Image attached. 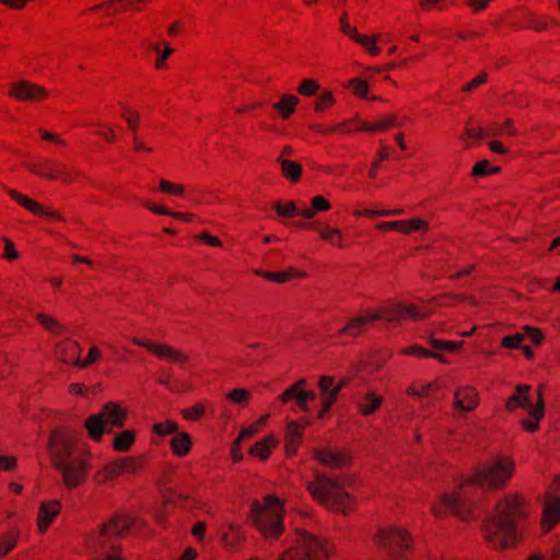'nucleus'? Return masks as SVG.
<instances>
[{
  "label": "nucleus",
  "mask_w": 560,
  "mask_h": 560,
  "mask_svg": "<svg viewBox=\"0 0 560 560\" xmlns=\"http://www.w3.org/2000/svg\"><path fill=\"white\" fill-rule=\"evenodd\" d=\"M429 343L433 349L439 351L444 350L448 352H456L462 348L464 341L442 340L430 337Z\"/></svg>",
  "instance_id": "nucleus-45"
},
{
  "label": "nucleus",
  "mask_w": 560,
  "mask_h": 560,
  "mask_svg": "<svg viewBox=\"0 0 560 560\" xmlns=\"http://www.w3.org/2000/svg\"><path fill=\"white\" fill-rule=\"evenodd\" d=\"M558 523H560V498H555L545 504L541 527L546 532H550Z\"/></svg>",
  "instance_id": "nucleus-26"
},
{
  "label": "nucleus",
  "mask_w": 560,
  "mask_h": 560,
  "mask_svg": "<svg viewBox=\"0 0 560 560\" xmlns=\"http://www.w3.org/2000/svg\"><path fill=\"white\" fill-rule=\"evenodd\" d=\"M545 386L539 385L536 388V402H532L529 408V417L534 419H542L545 417V399H544Z\"/></svg>",
  "instance_id": "nucleus-42"
},
{
  "label": "nucleus",
  "mask_w": 560,
  "mask_h": 560,
  "mask_svg": "<svg viewBox=\"0 0 560 560\" xmlns=\"http://www.w3.org/2000/svg\"><path fill=\"white\" fill-rule=\"evenodd\" d=\"M162 503L166 505L174 504L177 500L188 501L190 497L184 493H177L172 488H164L161 490Z\"/></svg>",
  "instance_id": "nucleus-52"
},
{
  "label": "nucleus",
  "mask_w": 560,
  "mask_h": 560,
  "mask_svg": "<svg viewBox=\"0 0 560 560\" xmlns=\"http://www.w3.org/2000/svg\"><path fill=\"white\" fill-rule=\"evenodd\" d=\"M514 24L518 28L533 30L535 32H542L553 25L552 19L546 15H538L537 13L522 9L517 12Z\"/></svg>",
  "instance_id": "nucleus-17"
},
{
  "label": "nucleus",
  "mask_w": 560,
  "mask_h": 560,
  "mask_svg": "<svg viewBox=\"0 0 560 560\" xmlns=\"http://www.w3.org/2000/svg\"><path fill=\"white\" fill-rule=\"evenodd\" d=\"M149 1L150 0H108L85 9L83 14L88 12H98L101 10H105L106 15H114L129 10L140 11L141 9L138 4L148 3Z\"/></svg>",
  "instance_id": "nucleus-18"
},
{
  "label": "nucleus",
  "mask_w": 560,
  "mask_h": 560,
  "mask_svg": "<svg viewBox=\"0 0 560 560\" xmlns=\"http://www.w3.org/2000/svg\"><path fill=\"white\" fill-rule=\"evenodd\" d=\"M8 96L22 103H40L48 98L49 92L42 85L20 80L11 85Z\"/></svg>",
  "instance_id": "nucleus-12"
},
{
  "label": "nucleus",
  "mask_w": 560,
  "mask_h": 560,
  "mask_svg": "<svg viewBox=\"0 0 560 560\" xmlns=\"http://www.w3.org/2000/svg\"><path fill=\"white\" fill-rule=\"evenodd\" d=\"M501 172L500 166H492L488 160H481L475 163L472 166L470 176L472 177H485L488 175L499 174Z\"/></svg>",
  "instance_id": "nucleus-41"
},
{
  "label": "nucleus",
  "mask_w": 560,
  "mask_h": 560,
  "mask_svg": "<svg viewBox=\"0 0 560 560\" xmlns=\"http://www.w3.org/2000/svg\"><path fill=\"white\" fill-rule=\"evenodd\" d=\"M400 353L405 354V355L416 357L419 359H425V358H430L432 355V350L427 349L419 345H412V346L402 348Z\"/></svg>",
  "instance_id": "nucleus-54"
},
{
  "label": "nucleus",
  "mask_w": 560,
  "mask_h": 560,
  "mask_svg": "<svg viewBox=\"0 0 560 560\" xmlns=\"http://www.w3.org/2000/svg\"><path fill=\"white\" fill-rule=\"evenodd\" d=\"M312 423L313 421L308 419L294 420L288 423L284 434V452L288 457L296 455L304 431Z\"/></svg>",
  "instance_id": "nucleus-14"
},
{
  "label": "nucleus",
  "mask_w": 560,
  "mask_h": 560,
  "mask_svg": "<svg viewBox=\"0 0 560 560\" xmlns=\"http://www.w3.org/2000/svg\"><path fill=\"white\" fill-rule=\"evenodd\" d=\"M300 100L294 94H282L280 100L272 104V108L283 119H289L295 112Z\"/></svg>",
  "instance_id": "nucleus-28"
},
{
  "label": "nucleus",
  "mask_w": 560,
  "mask_h": 560,
  "mask_svg": "<svg viewBox=\"0 0 560 560\" xmlns=\"http://www.w3.org/2000/svg\"><path fill=\"white\" fill-rule=\"evenodd\" d=\"M401 125H402V122L399 121V119L396 115H388V116L384 117L383 119H380L374 122L362 120L357 115L353 118H350V119L343 120L342 122L337 124V129H338V132H341V133L358 132V131L380 132V131H386L394 127H399Z\"/></svg>",
  "instance_id": "nucleus-10"
},
{
  "label": "nucleus",
  "mask_w": 560,
  "mask_h": 560,
  "mask_svg": "<svg viewBox=\"0 0 560 560\" xmlns=\"http://www.w3.org/2000/svg\"><path fill=\"white\" fill-rule=\"evenodd\" d=\"M336 104V98L330 91H325L322 93L315 101L314 110L316 113H322Z\"/></svg>",
  "instance_id": "nucleus-49"
},
{
  "label": "nucleus",
  "mask_w": 560,
  "mask_h": 560,
  "mask_svg": "<svg viewBox=\"0 0 560 560\" xmlns=\"http://www.w3.org/2000/svg\"><path fill=\"white\" fill-rule=\"evenodd\" d=\"M298 544L289 548L279 560H326L329 557L327 547L314 535L299 530Z\"/></svg>",
  "instance_id": "nucleus-8"
},
{
  "label": "nucleus",
  "mask_w": 560,
  "mask_h": 560,
  "mask_svg": "<svg viewBox=\"0 0 560 560\" xmlns=\"http://www.w3.org/2000/svg\"><path fill=\"white\" fill-rule=\"evenodd\" d=\"M319 236L322 240L329 242L332 245H337L342 248V233L339 229H329L324 228L319 231Z\"/></svg>",
  "instance_id": "nucleus-50"
},
{
  "label": "nucleus",
  "mask_w": 560,
  "mask_h": 560,
  "mask_svg": "<svg viewBox=\"0 0 560 560\" xmlns=\"http://www.w3.org/2000/svg\"><path fill=\"white\" fill-rule=\"evenodd\" d=\"M523 340H524V335L521 332L504 336L501 339V347L504 349H520Z\"/></svg>",
  "instance_id": "nucleus-56"
},
{
  "label": "nucleus",
  "mask_w": 560,
  "mask_h": 560,
  "mask_svg": "<svg viewBox=\"0 0 560 560\" xmlns=\"http://www.w3.org/2000/svg\"><path fill=\"white\" fill-rule=\"evenodd\" d=\"M277 162L280 164L281 174L284 178H287L293 184L301 180L303 173V167L301 163L293 160L283 159L281 156L277 159Z\"/></svg>",
  "instance_id": "nucleus-30"
},
{
  "label": "nucleus",
  "mask_w": 560,
  "mask_h": 560,
  "mask_svg": "<svg viewBox=\"0 0 560 560\" xmlns=\"http://www.w3.org/2000/svg\"><path fill=\"white\" fill-rule=\"evenodd\" d=\"M4 248L2 257L9 261H14L19 258V252L15 249V245L9 237H3Z\"/></svg>",
  "instance_id": "nucleus-61"
},
{
  "label": "nucleus",
  "mask_w": 560,
  "mask_h": 560,
  "mask_svg": "<svg viewBox=\"0 0 560 560\" xmlns=\"http://www.w3.org/2000/svg\"><path fill=\"white\" fill-rule=\"evenodd\" d=\"M81 177L82 174L78 168L57 160L49 180H58L65 185H71Z\"/></svg>",
  "instance_id": "nucleus-24"
},
{
  "label": "nucleus",
  "mask_w": 560,
  "mask_h": 560,
  "mask_svg": "<svg viewBox=\"0 0 560 560\" xmlns=\"http://www.w3.org/2000/svg\"><path fill=\"white\" fill-rule=\"evenodd\" d=\"M400 225L399 233L406 235L413 232H427L429 230V222L420 218L400 220Z\"/></svg>",
  "instance_id": "nucleus-37"
},
{
  "label": "nucleus",
  "mask_w": 560,
  "mask_h": 560,
  "mask_svg": "<svg viewBox=\"0 0 560 560\" xmlns=\"http://www.w3.org/2000/svg\"><path fill=\"white\" fill-rule=\"evenodd\" d=\"M152 432L160 436L178 433V424L176 421L166 419L162 422H156L152 425Z\"/></svg>",
  "instance_id": "nucleus-44"
},
{
  "label": "nucleus",
  "mask_w": 560,
  "mask_h": 560,
  "mask_svg": "<svg viewBox=\"0 0 560 560\" xmlns=\"http://www.w3.org/2000/svg\"><path fill=\"white\" fill-rule=\"evenodd\" d=\"M37 323L43 328L55 336H60L66 332L67 328L59 323L56 318L46 313H37L35 315Z\"/></svg>",
  "instance_id": "nucleus-35"
},
{
  "label": "nucleus",
  "mask_w": 560,
  "mask_h": 560,
  "mask_svg": "<svg viewBox=\"0 0 560 560\" xmlns=\"http://www.w3.org/2000/svg\"><path fill=\"white\" fill-rule=\"evenodd\" d=\"M172 453L177 457L188 455L192 447V438L188 432H178L170 441Z\"/></svg>",
  "instance_id": "nucleus-29"
},
{
  "label": "nucleus",
  "mask_w": 560,
  "mask_h": 560,
  "mask_svg": "<svg viewBox=\"0 0 560 560\" xmlns=\"http://www.w3.org/2000/svg\"><path fill=\"white\" fill-rule=\"evenodd\" d=\"M375 544L383 549H386L390 556L399 557L408 551L413 546V538L406 528L397 526H389L381 528L374 536Z\"/></svg>",
  "instance_id": "nucleus-9"
},
{
  "label": "nucleus",
  "mask_w": 560,
  "mask_h": 560,
  "mask_svg": "<svg viewBox=\"0 0 560 560\" xmlns=\"http://www.w3.org/2000/svg\"><path fill=\"white\" fill-rule=\"evenodd\" d=\"M135 342L145 348L151 354H154L159 359H164L172 363H186L188 361V357L183 351L170 345L137 340Z\"/></svg>",
  "instance_id": "nucleus-16"
},
{
  "label": "nucleus",
  "mask_w": 560,
  "mask_h": 560,
  "mask_svg": "<svg viewBox=\"0 0 560 560\" xmlns=\"http://www.w3.org/2000/svg\"><path fill=\"white\" fill-rule=\"evenodd\" d=\"M18 467V459L13 455H0V471H13Z\"/></svg>",
  "instance_id": "nucleus-64"
},
{
  "label": "nucleus",
  "mask_w": 560,
  "mask_h": 560,
  "mask_svg": "<svg viewBox=\"0 0 560 560\" xmlns=\"http://www.w3.org/2000/svg\"><path fill=\"white\" fill-rule=\"evenodd\" d=\"M80 345L78 341L67 338L56 345V355L59 361L79 368Z\"/></svg>",
  "instance_id": "nucleus-22"
},
{
  "label": "nucleus",
  "mask_w": 560,
  "mask_h": 560,
  "mask_svg": "<svg viewBox=\"0 0 560 560\" xmlns=\"http://www.w3.org/2000/svg\"><path fill=\"white\" fill-rule=\"evenodd\" d=\"M319 90L320 84L316 79H303L296 88L300 95L307 97L316 95Z\"/></svg>",
  "instance_id": "nucleus-47"
},
{
  "label": "nucleus",
  "mask_w": 560,
  "mask_h": 560,
  "mask_svg": "<svg viewBox=\"0 0 560 560\" xmlns=\"http://www.w3.org/2000/svg\"><path fill=\"white\" fill-rule=\"evenodd\" d=\"M515 474V463L512 457L499 455L487 463L482 469L475 471L471 476L465 478L459 488L467 486H478L489 491H499L506 488Z\"/></svg>",
  "instance_id": "nucleus-6"
},
{
  "label": "nucleus",
  "mask_w": 560,
  "mask_h": 560,
  "mask_svg": "<svg viewBox=\"0 0 560 560\" xmlns=\"http://www.w3.org/2000/svg\"><path fill=\"white\" fill-rule=\"evenodd\" d=\"M479 405V393L472 386H463L454 393V406L456 410L472 411Z\"/></svg>",
  "instance_id": "nucleus-20"
},
{
  "label": "nucleus",
  "mask_w": 560,
  "mask_h": 560,
  "mask_svg": "<svg viewBox=\"0 0 560 560\" xmlns=\"http://www.w3.org/2000/svg\"><path fill=\"white\" fill-rule=\"evenodd\" d=\"M159 190L173 196H184L186 188L183 184H175L166 179H161Z\"/></svg>",
  "instance_id": "nucleus-51"
},
{
  "label": "nucleus",
  "mask_w": 560,
  "mask_h": 560,
  "mask_svg": "<svg viewBox=\"0 0 560 560\" xmlns=\"http://www.w3.org/2000/svg\"><path fill=\"white\" fill-rule=\"evenodd\" d=\"M250 397V393L245 388H234L228 393L226 398L240 405H247Z\"/></svg>",
  "instance_id": "nucleus-55"
},
{
  "label": "nucleus",
  "mask_w": 560,
  "mask_h": 560,
  "mask_svg": "<svg viewBox=\"0 0 560 560\" xmlns=\"http://www.w3.org/2000/svg\"><path fill=\"white\" fill-rule=\"evenodd\" d=\"M61 512V503L58 500L42 502L37 512V529L40 534H45L55 518Z\"/></svg>",
  "instance_id": "nucleus-19"
},
{
  "label": "nucleus",
  "mask_w": 560,
  "mask_h": 560,
  "mask_svg": "<svg viewBox=\"0 0 560 560\" xmlns=\"http://www.w3.org/2000/svg\"><path fill=\"white\" fill-rule=\"evenodd\" d=\"M56 162L55 159L44 158L37 161L24 162L23 166L32 174L49 180Z\"/></svg>",
  "instance_id": "nucleus-27"
},
{
  "label": "nucleus",
  "mask_w": 560,
  "mask_h": 560,
  "mask_svg": "<svg viewBox=\"0 0 560 560\" xmlns=\"http://www.w3.org/2000/svg\"><path fill=\"white\" fill-rule=\"evenodd\" d=\"M129 411L116 401L105 402L98 413L89 416L84 421L88 435L95 442H101L105 433H113L106 425L121 429L128 420Z\"/></svg>",
  "instance_id": "nucleus-7"
},
{
  "label": "nucleus",
  "mask_w": 560,
  "mask_h": 560,
  "mask_svg": "<svg viewBox=\"0 0 560 560\" xmlns=\"http://www.w3.org/2000/svg\"><path fill=\"white\" fill-rule=\"evenodd\" d=\"M307 385L306 378H300L291 386H289L282 394L278 396V400L282 404H288L291 400H296L300 395L301 388H305Z\"/></svg>",
  "instance_id": "nucleus-38"
},
{
  "label": "nucleus",
  "mask_w": 560,
  "mask_h": 560,
  "mask_svg": "<svg viewBox=\"0 0 560 560\" xmlns=\"http://www.w3.org/2000/svg\"><path fill=\"white\" fill-rule=\"evenodd\" d=\"M145 526L147 522L141 518L115 513L101 524L98 530L90 533L89 541L103 556L102 560H122L118 539L126 537L133 528L140 530Z\"/></svg>",
  "instance_id": "nucleus-3"
},
{
  "label": "nucleus",
  "mask_w": 560,
  "mask_h": 560,
  "mask_svg": "<svg viewBox=\"0 0 560 560\" xmlns=\"http://www.w3.org/2000/svg\"><path fill=\"white\" fill-rule=\"evenodd\" d=\"M136 431L132 429L122 430L116 433L112 442L113 450L120 453L130 451L136 443Z\"/></svg>",
  "instance_id": "nucleus-31"
},
{
  "label": "nucleus",
  "mask_w": 560,
  "mask_h": 560,
  "mask_svg": "<svg viewBox=\"0 0 560 560\" xmlns=\"http://www.w3.org/2000/svg\"><path fill=\"white\" fill-rule=\"evenodd\" d=\"M119 463L124 472H137L143 468L145 464L144 456H129L119 458Z\"/></svg>",
  "instance_id": "nucleus-43"
},
{
  "label": "nucleus",
  "mask_w": 560,
  "mask_h": 560,
  "mask_svg": "<svg viewBox=\"0 0 560 560\" xmlns=\"http://www.w3.org/2000/svg\"><path fill=\"white\" fill-rule=\"evenodd\" d=\"M284 504L276 494H267L264 503L254 500L250 505V518L254 527L266 539H278L284 532Z\"/></svg>",
  "instance_id": "nucleus-5"
},
{
  "label": "nucleus",
  "mask_w": 560,
  "mask_h": 560,
  "mask_svg": "<svg viewBox=\"0 0 560 560\" xmlns=\"http://www.w3.org/2000/svg\"><path fill=\"white\" fill-rule=\"evenodd\" d=\"M487 81H488V73L485 71H481V72H479V74L477 77H475L472 80H470L463 86V91L471 92V91L476 90L478 86H480L481 84L486 83Z\"/></svg>",
  "instance_id": "nucleus-63"
},
{
  "label": "nucleus",
  "mask_w": 560,
  "mask_h": 560,
  "mask_svg": "<svg viewBox=\"0 0 560 560\" xmlns=\"http://www.w3.org/2000/svg\"><path fill=\"white\" fill-rule=\"evenodd\" d=\"M101 358L102 353L100 349L96 346H92L88 351V355L83 360L80 359L79 368H88L98 361Z\"/></svg>",
  "instance_id": "nucleus-58"
},
{
  "label": "nucleus",
  "mask_w": 560,
  "mask_h": 560,
  "mask_svg": "<svg viewBox=\"0 0 560 560\" xmlns=\"http://www.w3.org/2000/svg\"><path fill=\"white\" fill-rule=\"evenodd\" d=\"M170 514V505L161 503V505L154 511L153 517L159 526L166 528Z\"/></svg>",
  "instance_id": "nucleus-57"
},
{
  "label": "nucleus",
  "mask_w": 560,
  "mask_h": 560,
  "mask_svg": "<svg viewBox=\"0 0 560 560\" xmlns=\"http://www.w3.org/2000/svg\"><path fill=\"white\" fill-rule=\"evenodd\" d=\"M272 209L279 217L292 219L299 215L300 210L294 201L282 202L281 200L273 203Z\"/></svg>",
  "instance_id": "nucleus-39"
},
{
  "label": "nucleus",
  "mask_w": 560,
  "mask_h": 560,
  "mask_svg": "<svg viewBox=\"0 0 560 560\" xmlns=\"http://www.w3.org/2000/svg\"><path fill=\"white\" fill-rule=\"evenodd\" d=\"M256 275L260 276L261 278L269 282L275 283H285L294 279L306 277V272L299 270L294 267H289L281 271L256 270Z\"/></svg>",
  "instance_id": "nucleus-23"
},
{
  "label": "nucleus",
  "mask_w": 560,
  "mask_h": 560,
  "mask_svg": "<svg viewBox=\"0 0 560 560\" xmlns=\"http://www.w3.org/2000/svg\"><path fill=\"white\" fill-rule=\"evenodd\" d=\"M345 485H349L347 478L341 480L338 476L329 477L316 471L313 480L306 483V490L315 502L327 510L349 515L355 511L358 501L345 490Z\"/></svg>",
  "instance_id": "nucleus-4"
},
{
  "label": "nucleus",
  "mask_w": 560,
  "mask_h": 560,
  "mask_svg": "<svg viewBox=\"0 0 560 560\" xmlns=\"http://www.w3.org/2000/svg\"><path fill=\"white\" fill-rule=\"evenodd\" d=\"M47 450L51 467L60 472L67 489L85 483L92 468V453L71 429L63 425L55 428L49 433Z\"/></svg>",
  "instance_id": "nucleus-2"
},
{
  "label": "nucleus",
  "mask_w": 560,
  "mask_h": 560,
  "mask_svg": "<svg viewBox=\"0 0 560 560\" xmlns=\"http://www.w3.org/2000/svg\"><path fill=\"white\" fill-rule=\"evenodd\" d=\"M180 415L187 421H199L206 415V407L202 402H197L189 408L182 409Z\"/></svg>",
  "instance_id": "nucleus-46"
},
{
  "label": "nucleus",
  "mask_w": 560,
  "mask_h": 560,
  "mask_svg": "<svg viewBox=\"0 0 560 560\" xmlns=\"http://www.w3.org/2000/svg\"><path fill=\"white\" fill-rule=\"evenodd\" d=\"M436 300L441 301L440 304L444 306H451L458 302L466 301L465 294H454V293H445L441 294L436 298Z\"/></svg>",
  "instance_id": "nucleus-62"
},
{
  "label": "nucleus",
  "mask_w": 560,
  "mask_h": 560,
  "mask_svg": "<svg viewBox=\"0 0 560 560\" xmlns=\"http://www.w3.org/2000/svg\"><path fill=\"white\" fill-rule=\"evenodd\" d=\"M311 205L313 206V210L315 212H326L331 209V203L328 199H326L322 195H316L311 199Z\"/></svg>",
  "instance_id": "nucleus-60"
},
{
  "label": "nucleus",
  "mask_w": 560,
  "mask_h": 560,
  "mask_svg": "<svg viewBox=\"0 0 560 560\" xmlns=\"http://www.w3.org/2000/svg\"><path fill=\"white\" fill-rule=\"evenodd\" d=\"M523 331L524 338H528L536 347L540 346L545 340V335L538 327L525 325Z\"/></svg>",
  "instance_id": "nucleus-53"
},
{
  "label": "nucleus",
  "mask_w": 560,
  "mask_h": 560,
  "mask_svg": "<svg viewBox=\"0 0 560 560\" xmlns=\"http://www.w3.org/2000/svg\"><path fill=\"white\" fill-rule=\"evenodd\" d=\"M21 532L19 527L11 526L0 534V558L8 556L18 545Z\"/></svg>",
  "instance_id": "nucleus-32"
},
{
  "label": "nucleus",
  "mask_w": 560,
  "mask_h": 560,
  "mask_svg": "<svg viewBox=\"0 0 560 560\" xmlns=\"http://www.w3.org/2000/svg\"><path fill=\"white\" fill-rule=\"evenodd\" d=\"M349 88L352 89V92L354 95H357L358 97H360L362 100H368V101L380 100V97H376V96L369 97L370 88H369L368 81H365V80H361L359 78H353L349 81Z\"/></svg>",
  "instance_id": "nucleus-40"
},
{
  "label": "nucleus",
  "mask_w": 560,
  "mask_h": 560,
  "mask_svg": "<svg viewBox=\"0 0 560 560\" xmlns=\"http://www.w3.org/2000/svg\"><path fill=\"white\" fill-rule=\"evenodd\" d=\"M530 503L517 492L504 494L493 513L482 521L483 538L494 550L516 548L524 540Z\"/></svg>",
  "instance_id": "nucleus-1"
},
{
  "label": "nucleus",
  "mask_w": 560,
  "mask_h": 560,
  "mask_svg": "<svg viewBox=\"0 0 560 560\" xmlns=\"http://www.w3.org/2000/svg\"><path fill=\"white\" fill-rule=\"evenodd\" d=\"M387 312H368L363 315L353 316L337 331V337L358 338L377 320L392 322L393 317L386 316Z\"/></svg>",
  "instance_id": "nucleus-11"
},
{
  "label": "nucleus",
  "mask_w": 560,
  "mask_h": 560,
  "mask_svg": "<svg viewBox=\"0 0 560 560\" xmlns=\"http://www.w3.org/2000/svg\"><path fill=\"white\" fill-rule=\"evenodd\" d=\"M441 503L446 510L463 522L475 520V504L471 500L463 498L460 492H453L452 494H444L441 498Z\"/></svg>",
  "instance_id": "nucleus-13"
},
{
  "label": "nucleus",
  "mask_w": 560,
  "mask_h": 560,
  "mask_svg": "<svg viewBox=\"0 0 560 560\" xmlns=\"http://www.w3.org/2000/svg\"><path fill=\"white\" fill-rule=\"evenodd\" d=\"M532 387L527 384H518L515 386L514 393L505 401V410L513 412L521 408L529 412L532 407V399L529 396Z\"/></svg>",
  "instance_id": "nucleus-21"
},
{
  "label": "nucleus",
  "mask_w": 560,
  "mask_h": 560,
  "mask_svg": "<svg viewBox=\"0 0 560 560\" xmlns=\"http://www.w3.org/2000/svg\"><path fill=\"white\" fill-rule=\"evenodd\" d=\"M313 458L330 469H341L346 466H350L352 463L351 456L340 450H334L331 447L315 448Z\"/></svg>",
  "instance_id": "nucleus-15"
},
{
  "label": "nucleus",
  "mask_w": 560,
  "mask_h": 560,
  "mask_svg": "<svg viewBox=\"0 0 560 560\" xmlns=\"http://www.w3.org/2000/svg\"><path fill=\"white\" fill-rule=\"evenodd\" d=\"M383 401V396L369 392L364 395L363 402L359 406V411L364 417L373 415L381 408Z\"/></svg>",
  "instance_id": "nucleus-33"
},
{
  "label": "nucleus",
  "mask_w": 560,
  "mask_h": 560,
  "mask_svg": "<svg viewBox=\"0 0 560 560\" xmlns=\"http://www.w3.org/2000/svg\"><path fill=\"white\" fill-rule=\"evenodd\" d=\"M268 417V415H265L253 422L249 427L243 428L238 433L240 440H247L255 436L266 424Z\"/></svg>",
  "instance_id": "nucleus-48"
},
{
  "label": "nucleus",
  "mask_w": 560,
  "mask_h": 560,
  "mask_svg": "<svg viewBox=\"0 0 560 560\" xmlns=\"http://www.w3.org/2000/svg\"><path fill=\"white\" fill-rule=\"evenodd\" d=\"M382 312H387V317H393V320L396 318H412V319H421L422 315L419 312V307L416 304H407L401 305L395 312L389 310H383Z\"/></svg>",
  "instance_id": "nucleus-36"
},
{
  "label": "nucleus",
  "mask_w": 560,
  "mask_h": 560,
  "mask_svg": "<svg viewBox=\"0 0 560 560\" xmlns=\"http://www.w3.org/2000/svg\"><path fill=\"white\" fill-rule=\"evenodd\" d=\"M279 444V440L273 434H269L264 439L257 441L248 450V454L252 457H257L261 462H266L275 447Z\"/></svg>",
  "instance_id": "nucleus-25"
},
{
  "label": "nucleus",
  "mask_w": 560,
  "mask_h": 560,
  "mask_svg": "<svg viewBox=\"0 0 560 560\" xmlns=\"http://www.w3.org/2000/svg\"><path fill=\"white\" fill-rule=\"evenodd\" d=\"M8 195L11 197L12 200H14L18 205L23 207L24 209L32 212L34 215L36 213H39L42 211V203L37 200H34L30 198L28 196L15 190V189H9Z\"/></svg>",
  "instance_id": "nucleus-34"
},
{
  "label": "nucleus",
  "mask_w": 560,
  "mask_h": 560,
  "mask_svg": "<svg viewBox=\"0 0 560 560\" xmlns=\"http://www.w3.org/2000/svg\"><path fill=\"white\" fill-rule=\"evenodd\" d=\"M121 117L127 121L129 129L136 132L139 127L140 114L136 110L125 109Z\"/></svg>",
  "instance_id": "nucleus-59"
}]
</instances>
